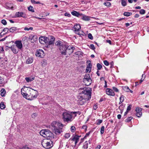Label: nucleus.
<instances>
[{
  "label": "nucleus",
  "instance_id": "9",
  "mask_svg": "<svg viewBox=\"0 0 149 149\" xmlns=\"http://www.w3.org/2000/svg\"><path fill=\"white\" fill-rule=\"evenodd\" d=\"M74 49L75 47L73 46L72 45H69L67 47L65 51V55L67 54H70L73 52Z\"/></svg>",
  "mask_w": 149,
  "mask_h": 149
},
{
  "label": "nucleus",
  "instance_id": "59",
  "mask_svg": "<svg viewBox=\"0 0 149 149\" xmlns=\"http://www.w3.org/2000/svg\"><path fill=\"white\" fill-rule=\"evenodd\" d=\"M46 47L47 48H49L50 47V46L51 45H49V44H46Z\"/></svg>",
  "mask_w": 149,
  "mask_h": 149
},
{
  "label": "nucleus",
  "instance_id": "41",
  "mask_svg": "<svg viewBox=\"0 0 149 149\" xmlns=\"http://www.w3.org/2000/svg\"><path fill=\"white\" fill-rule=\"evenodd\" d=\"M28 10L29 11L32 12H34V11L33 10V7L32 6H30L29 7H28Z\"/></svg>",
  "mask_w": 149,
  "mask_h": 149
},
{
  "label": "nucleus",
  "instance_id": "11",
  "mask_svg": "<svg viewBox=\"0 0 149 149\" xmlns=\"http://www.w3.org/2000/svg\"><path fill=\"white\" fill-rule=\"evenodd\" d=\"M36 56L43 58L45 55V53L42 50L39 49L36 51Z\"/></svg>",
  "mask_w": 149,
  "mask_h": 149
},
{
  "label": "nucleus",
  "instance_id": "2",
  "mask_svg": "<svg viewBox=\"0 0 149 149\" xmlns=\"http://www.w3.org/2000/svg\"><path fill=\"white\" fill-rule=\"evenodd\" d=\"M21 93L24 97L26 99L32 100L37 97V94L38 93V91L32 89L27 88V93L25 92L24 89H22Z\"/></svg>",
  "mask_w": 149,
  "mask_h": 149
},
{
  "label": "nucleus",
  "instance_id": "34",
  "mask_svg": "<svg viewBox=\"0 0 149 149\" xmlns=\"http://www.w3.org/2000/svg\"><path fill=\"white\" fill-rule=\"evenodd\" d=\"M97 70H100L102 68V66L100 63H98L97 65Z\"/></svg>",
  "mask_w": 149,
  "mask_h": 149
},
{
  "label": "nucleus",
  "instance_id": "20",
  "mask_svg": "<svg viewBox=\"0 0 149 149\" xmlns=\"http://www.w3.org/2000/svg\"><path fill=\"white\" fill-rule=\"evenodd\" d=\"M91 66L92 65L91 63H89V64L87 65L86 70V72H91Z\"/></svg>",
  "mask_w": 149,
  "mask_h": 149
},
{
  "label": "nucleus",
  "instance_id": "57",
  "mask_svg": "<svg viewBox=\"0 0 149 149\" xmlns=\"http://www.w3.org/2000/svg\"><path fill=\"white\" fill-rule=\"evenodd\" d=\"M3 79L1 77H0V84H1L3 81Z\"/></svg>",
  "mask_w": 149,
  "mask_h": 149
},
{
  "label": "nucleus",
  "instance_id": "39",
  "mask_svg": "<svg viewBox=\"0 0 149 149\" xmlns=\"http://www.w3.org/2000/svg\"><path fill=\"white\" fill-rule=\"evenodd\" d=\"M88 37L91 40H93V37L91 33H89L88 34Z\"/></svg>",
  "mask_w": 149,
  "mask_h": 149
},
{
  "label": "nucleus",
  "instance_id": "27",
  "mask_svg": "<svg viewBox=\"0 0 149 149\" xmlns=\"http://www.w3.org/2000/svg\"><path fill=\"white\" fill-rule=\"evenodd\" d=\"M1 95L2 96H3L6 93V91L3 88L1 91Z\"/></svg>",
  "mask_w": 149,
  "mask_h": 149
},
{
  "label": "nucleus",
  "instance_id": "28",
  "mask_svg": "<svg viewBox=\"0 0 149 149\" xmlns=\"http://www.w3.org/2000/svg\"><path fill=\"white\" fill-rule=\"evenodd\" d=\"M132 14V13L130 12H124L123 15L124 16L128 17L131 15Z\"/></svg>",
  "mask_w": 149,
  "mask_h": 149
},
{
  "label": "nucleus",
  "instance_id": "45",
  "mask_svg": "<svg viewBox=\"0 0 149 149\" xmlns=\"http://www.w3.org/2000/svg\"><path fill=\"white\" fill-rule=\"evenodd\" d=\"M89 47L93 50H94L95 49V47L93 44H91Z\"/></svg>",
  "mask_w": 149,
  "mask_h": 149
},
{
  "label": "nucleus",
  "instance_id": "51",
  "mask_svg": "<svg viewBox=\"0 0 149 149\" xmlns=\"http://www.w3.org/2000/svg\"><path fill=\"white\" fill-rule=\"evenodd\" d=\"M87 128V127L86 125H83L82 127V129H84L85 130H86Z\"/></svg>",
  "mask_w": 149,
  "mask_h": 149
},
{
  "label": "nucleus",
  "instance_id": "60",
  "mask_svg": "<svg viewBox=\"0 0 149 149\" xmlns=\"http://www.w3.org/2000/svg\"><path fill=\"white\" fill-rule=\"evenodd\" d=\"M104 82H105V85L104 86V87L105 88H106L107 87V82L105 80L104 81Z\"/></svg>",
  "mask_w": 149,
  "mask_h": 149
},
{
  "label": "nucleus",
  "instance_id": "12",
  "mask_svg": "<svg viewBox=\"0 0 149 149\" xmlns=\"http://www.w3.org/2000/svg\"><path fill=\"white\" fill-rule=\"evenodd\" d=\"M73 28L74 29V31L76 32V33L78 35H80L79 32L77 33V32L79 31L81 28L80 25L78 24H75Z\"/></svg>",
  "mask_w": 149,
  "mask_h": 149
},
{
  "label": "nucleus",
  "instance_id": "15",
  "mask_svg": "<svg viewBox=\"0 0 149 149\" xmlns=\"http://www.w3.org/2000/svg\"><path fill=\"white\" fill-rule=\"evenodd\" d=\"M16 46L19 49H21L22 48V41H16L15 42Z\"/></svg>",
  "mask_w": 149,
  "mask_h": 149
},
{
  "label": "nucleus",
  "instance_id": "42",
  "mask_svg": "<svg viewBox=\"0 0 149 149\" xmlns=\"http://www.w3.org/2000/svg\"><path fill=\"white\" fill-rule=\"evenodd\" d=\"M33 29V28L30 27L29 28L25 27L24 29V30L25 31H29V30H32Z\"/></svg>",
  "mask_w": 149,
  "mask_h": 149
},
{
  "label": "nucleus",
  "instance_id": "18",
  "mask_svg": "<svg viewBox=\"0 0 149 149\" xmlns=\"http://www.w3.org/2000/svg\"><path fill=\"white\" fill-rule=\"evenodd\" d=\"M29 39L32 40V42H33L36 41L38 39L37 37L36 36L31 35L29 37Z\"/></svg>",
  "mask_w": 149,
  "mask_h": 149
},
{
  "label": "nucleus",
  "instance_id": "54",
  "mask_svg": "<svg viewBox=\"0 0 149 149\" xmlns=\"http://www.w3.org/2000/svg\"><path fill=\"white\" fill-rule=\"evenodd\" d=\"M65 15L66 16L70 17V14L68 13H65Z\"/></svg>",
  "mask_w": 149,
  "mask_h": 149
},
{
  "label": "nucleus",
  "instance_id": "30",
  "mask_svg": "<svg viewBox=\"0 0 149 149\" xmlns=\"http://www.w3.org/2000/svg\"><path fill=\"white\" fill-rule=\"evenodd\" d=\"M88 79H91L90 77L89 74H86L84 76L83 80Z\"/></svg>",
  "mask_w": 149,
  "mask_h": 149
},
{
  "label": "nucleus",
  "instance_id": "25",
  "mask_svg": "<svg viewBox=\"0 0 149 149\" xmlns=\"http://www.w3.org/2000/svg\"><path fill=\"white\" fill-rule=\"evenodd\" d=\"M88 143L87 141H85L83 146V148L84 149H86L88 148Z\"/></svg>",
  "mask_w": 149,
  "mask_h": 149
},
{
  "label": "nucleus",
  "instance_id": "26",
  "mask_svg": "<svg viewBox=\"0 0 149 149\" xmlns=\"http://www.w3.org/2000/svg\"><path fill=\"white\" fill-rule=\"evenodd\" d=\"M5 105L4 104L3 102H1L0 104V108L2 109H5Z\"/></svg>",
  "mask_w": 149,
  "mask_h": 149
},
{
  "label": "nucleus",
  "instance_id": "31",
  "mask_svg": "<svg viewBox=\"0 0 149 149\" xmlns=\"http://www.w3.org/2000/svg\"><path fill=\"white\" fill-rule=\"evenodd\" d=\"M70 133H66L65 134L64 137L65 138L68 139L70 137Z\"/></svg>",
  "mask_w": 149,
  "mask_h": 149
},
{
  "label": "nucleus",
  "instance_id": "56",
  "mask_svg": "<svg viewBox=\"0 0 149 149\" xmlns=\"http://www.w3.org/2000/svg\"><path fill=\"white\" fill-rule=\"evenodd\" d=\"M19 149H29V148L26 146L23 147L22 148H20Z\"/></svg>",
  "mask_w": 149,
  "mask_h": 149
},
{
  "label": "nucleus",
  "instance_id": "5",
  "mask_svg": "<svg viewBox=\"0 0 149 149\" xmlns=\"http://www.w3.org/2000/svg\"><path fill=\"white\" fill-rule=\"evenodd\" d=\"M55 39L52 36H51L50 38L45 37L41 36L39 38V41L41 44H49L53 45L54 44Z\"/></svg>",
  "mask_w": 149,
  "mask_h": 149
},
{
  "label": "nucleus",
  "instance_id": "8",
  "mask_svg": "<svg viewBox=\"0 0 149 149\" xmlns=\"http://www.w3.org/2000/svg\"><path fill=\"white\" fill-rule=\"evenodd\" d=\"M52 141L50 139H44L42 142V145L45 148L49 149L53 146Z\"/></svg>",
  "mask_w": 149,
  "mask_h": 149
},
{
  "label": "nucleus",
  "instance_id": "50",
  "mask_svg": "<svg viewBox=\"0 0 149 149\" xmlns=\"http://www.w3.org/2000/svg\"><path fill=\"white\" fill-rule=\"evenodd\" d=\"M81 52L79 51L76 52L75 53V54L76 55H77V56H78V55L79 54H81Z\"/></svg>",
  "mask_w": 149,
  "mask_h": 149
},
{
  "label": "nucleus",
  "instance_id": "62",
  "mask_svg": "<svg viewBox=\"0 0 149 149\" xmlns=\"http://www.w3.org/2000/svg\"><path fill=\"white\" fill-rule=\"evenodd\" d=\"M139 17V15L138 14H136L134 16V17L135 18H138Z\"/></svg>",
  "mask_w": 149,
  "mask_h": 149
},
{
  "label": "nucleus",
  "instance_id": "37",
  "mask_svg": "<svg viewBox=\"0 0 149 149\" xmlns=\"http://www.w3.org/2000/svg\"><path fill=\"white\" fill-rule=\"evenodd\" d=\"M104 4L105 5V6H111V3L110 2H105L104 3Z\"/></svg>",
  "mask_w": 149,
  "mask_h": 149
},
{
  "label": "nucleus",
  "instance_id": "63",
  "mask_svg": "<svg viewBox=\"0 0 149 149\" xmlns=\"http://www.w3.org/2000/svg\"><path fill=\"white\" fill-rule=\"evenodd\" d=\"M107 42L108 43H109L110 44H111V42L110 40H107Z\"/></svg>",
  "mask_w": 149,
  "mask_h": 149
},
{
  "label": "nucleus",
  "instance_id": "16",
  "mask_svg": "<svg viewBox=\"0 0 149 149\" xmlns=\"http://www.w3.org/2000/svg\"><path fill=\"white\" fill-rule=\"evenodd\" d=\"M71 13L72 15L78 17H80L82 15V14L79 13L78 12L75 11H74L72 12Z\"/></svg>",
  "mask_w": 149,
  "mask_h": 149
},
{
  "label": "nucleus",
  "instance_id": "32",
  "mask_svg": "<svg viewBox=\"0 0 149 149\" xmlns=\"http://www.w3.org/2000/svg\"><path fill=\"white\" fill-rule=\"evenodd\" d=\"M76 130L75 127L73 126H72L70 127V130L72 132H74Z\"/></svg>",
  "mask_w": 149,
  "mask_h": 149
},
{
  "label": "nucleus",
  "instance_id": "24",
  "mask_svg": "<svg viewBox=\"0 0 149 149\" xmlns=\"http://www.w3.org/2000/svg\"><path fill=\"white\" fill-rule=\"evenodd\" d=\"M17 30V28L16 27H13L11 28L10 29L9 31L10 32H14V31H16Z\"/></svg>",
  "mask_w": 149,
  "mask_h": 149
},
{
  "label": "nucleus",
  "instance_id": "61",
  "mask_svg": "<svg viewBox=\"0 0 149 149\" xmlns=\"http://www.w3.org/2000/svg\"><path fill=\"white\" fill-rule=\"evenodd\" d=\"M117 118L118 119H120L121 118V115L120 114H118L117 115Z\"/></svg>",
  "mask_w": 149,
  "mask_h": 149
},
{
  "label": "nucleus",
  "instance_id": "64",
  "mask_svg": "<svg viewBox=\"0 0 149 149\" xmlns=\"http://www.w3.org/2000/svg\"><path fill=\"white\" fill-rule=\"evenodd\" d=\"M36 115V114L35 113H34L32 115V118H34Z\"/></svg>",
  "mask_w": 149,
  "mask_h": 149
},
{
  "label": "nucleus",
  "instance_id": "53",
  "mask_svg": "<svg viewBox=\"0 0 149 149\" xmlns=\"http://www.w3.org/2000/svg\"><path fill=\"white\" fill-rule=\"evenodd\" d=\"M101 148V146L100 145H98L95 148V149H100Z\"/></svg>",
  "mask_w": 149,
  "mask_h": 149
},
{
  "label": "nucleus",
  "instance_id": "52",
  "mask_svg": "<svg viewBox=\"0 0 149 149\" xmlns=\"http://www.w3.org/2000/svg\"><path fill=\"white\" fill-rule=\"evenodd\" d=\"M122 106L121 105H120V106H119V108L120 109V113H122L123 112V109H120V108L122 106Z\"/></svg>",
  "mask_w": 149,
  "mask_h": 149
},
{
  "label": "nucleus",
  "instance_id": "17",
  "mask_svg": "<svg viewBox=\"0 0 149 149\" xmlns=\"http://www.w3.org/2000/svg\"><path fill=\"white\" fill-rule=\"evenodd\" d=\"M91 79H88L83 80V82L84 84L86 86H89L91 83Z\"/></svg>",
  "mask_w": 149,
  "mask_h": 149
},
{
  "label": "nucleus",
  "instance_id": "3",
  "mask_svg": "<svg viewBox=\"0 0 149 149\" xmlns=\"http://www.w3.org/2000/svg\"><path fill=\"white\" fill-rule=\"evenodd\" d=\"M63 125L61 123L54 121L52 123L50 128L53 131L55 134H59L63 132L62 128Z\"/></svg>",
  "mask_w": 149,
  "mask_h": 149
},
{
  "label": "nucleus",
  "instance_id": "38",
  "mask_svg": "<svg viewBox=\"0 0 149 149\" xmlns=\"http://www.w3.org/2000/svg\"><path fill=\"white\" fill-rule=\"evenodd\" d=\"M145 10L144 9H141L139 11V13L143 15L145 13Z\"/></svg>",
  "mask_w": 149,
  "mask_h": 149
},
{
  "label": "nucleus",
  "instance_id": "4",
  "mask_svg": "<svg viewBox=\"0 0 149 149\" xmlns=\"http://www.w3.org/2000/svg\"><path fill=\"white\" fill-rule=\"evenodd\" d=\"M77 112H64L62 114L63 119L64 122H66L67 123L71 122L72 120L73 114H74V117L76 116V114Z\"/></svg>",
  "mask_w": 149,
  "mask_h": 149
},
{
  "label": "nucleus",
  "instance_id": "49",
  "mask_svg": "<svg viewBox=\"0 0 149 149\" xmlns=\"http://www.w3.org/2000/svg\"><path fill=\"white\" fill-rule=\"evenodd\" d=\"M9 29L8 28H5L3 30V31L4 32H5L6 33H7Z\"/></svg>",
  "mask_w": 149,
  "mask_h": 149
},
{
  "label": "nucleus",
  "instance_id": "55",
  "mask_svg": "<svg viewBox=\"0 0 149 149\" xmlns=\"http://www.w3.org/2000/svg\"><path fill=\"white\" fill-rule=\"evenodd\" d=\"M97 108V104H95L93 107V109L94 110L96 109Z\"/></svg>",
  "mask_w": 149,
  "mask_h": 149
},
{
  "label": "nucleus",
  "instance_id": "6",
  "mask_svg": "<svg viewBox=\"0 0 149 149\" xmlns=\"http://www.w3.org/2000/svg\"><path fill=\"white\" fill-rule=\"evenodd\" d=\"M55 44L59 49L61 54L62 55H65V51L66 49L67 46L61 41H56Z\"/></svg>",
  "mask_w": 149,
  "mask_h": 149
},
{
  "label": "nucleus",
  "instance_id": "21",
  "mask_svg": "<svg viewBox=\"0 0 149 149\" xmlns=\"http://www.w3.org/2000/svg\"><path fill=\"white\" fill-rule=\"evenodd\" d=\"M33 61V58L32 57L28 58L26 61V63L27 64L31 63Z\"/></svg>",
  "mask_w": 149,
  "mask_h": 149
},
{
  "label": "nucleus",
  "instance_id": "22",
  "mask_svg": "<svg viewBox=\"0 0 149 149\" xmlns=\"http://www.w3.org/2000/svg\"><path fill=\"white\" fill-rule=\"evenodd\" d=\"M35 78L34 77H28L25 78V80L27 82L31 81L34 80Z\"/></svg>",
  "mask_w": 149,
  "mask_h": 149
},
{
  "label": "nucleus",
  "instance_id": "19",
  "mask_svg": "<svg viewBox=\"0 0 149 149\" xmlns=\"http://www.w3.org/2000/svg\"><path fill=\"white\" fill-rule=\"evenodd\" d=\"M82 17L81 19L85 21H88L90 20V17L88 16L82 14L81 16Z\"/></svg>",
  "mask_w": 149,
  "mask_h": 149
},
{
  "label": "nucleus",
  "instance_id": "46",
  "mask_svg": "<svg viewBox=\"0 0 149 149\" xmlns=\"http://www.w3.org/2000/svg\"><path fill=\"white\" fill-rule=\"evenodd\" d=\"M125 90L127 92H129L130 91V89L128 87L126 86H125L124 87Z\"/></svg>",
  "mask_w": 149,
  "mask_h": 149
},
{
  "label": "nucleus",
  "instance_id": "13",
  "mask_svg": "<svg viewBox=\"0 0 149 149\" xmlns=\"http://www.w3.org/2000/svg\"><path fill=\"white\" fill-rule=\"evenodd\" d=\"M106 94L109 95L114 96L115 95V93L110 88H107L106 89Z\"/></svg>",
  "mask_w": 149,
  "mask_h": 149
},
{
  "label": "nucleus",
  "instance_id": "58",
  "mask_svg": "<svg viewBox=\"0 0 149 149\" xmlns=\"http://www.w3.org/2000/svg\"><path fill=\"white\" fill-rule=\"evenodd\" d=\"M90 133V132H88V133H86L84 136V138H85L86 137L88 136L89 135Z\"/></svg>",
  "mask_w": 149,
  "mask_h": 149
},
{
  "label": "nucleus",
  "instance_id": "7",
  "mask_svg": "<svg viewBox=\"0 0 149 149\" xmlns=\"http://www.w3.org/2000/svg\"><path fill=\"white\" fill-rule=\"evenodd\" d=\"M40 134L44 137L46 138V139H50L53 136V133L48 130L45 129L41 130Z\"/></svg>",
  "mask_w": 149,
  "mask_h": 149
},
{
  "label": "nucleus",
  "instance_id": "1",
  "mask_svg": "<svg viewBox=\"0 0 149 149\" xmlns=\"http://www.w3.org/2000/svg\"><path fill=\"white\" fill-rule=\"evenodd\" d=\"M79 90V94L78 96V102L82 105L91 98V89L90 88H81Z\"/></svg>",
  "mask_w": 149,
  "mask_h": 149
},
{
  "label": "nucleus",
  "instance_id": "44",
  "mask_svg": "<svg viewBox=\"0 0 149 149\" xmlns=\"http://www.w3.org/2000/svg\"><path fill=\"white\" fill-rule=\"evenodd\" d=\"M131 107L132 105H129L128 106H127L126 111H129L131 110Z\"/></svg>",
  "mask_w": 149,
  "mask_h": 149
},
{
  "label": "nucleus",
  "instance_id": "14",
  "mask_svg": "<svg viewBox=\"0 0 149 149\" xmlns=\"http://www.w3.org/2000/svg\"><path fill=\"white\" fill-rule=\"evenodd\" d=\"M142 109L139 107H137L136 109V115L138 117H140L142 114L141 112Z\"/></svg>",
  "mask_w": 149,
  "mask_h": 149
},
{
  "label": "nucleus",
  "instance_id": "43",
  "mask_svg": "<svg viewBox=\"0 0 149 149\" xmlns=\"http://www.w3.org/2000/svg\"><path fill=\"white\" fill-rule=\"evenodd\" d=\"M112 89L114 91L116 92H119V90L117 88L115 87H113Z\"/></svg>",
  "mask_w": 149,
  "mask_h": 149
},
{
  "label": "nucleus",
  "instance_id": "23",
  "mask_svg": "<svg viewBox=\"0 0 149 149\" xmlns=\"http://www.w3.org/2000/svg\"><path fill=\"white\" fill-rule=\"evenodd\" d=\"M124 97H125L123 95H121L120 96V101L119 103V104H121L122 102H123L124 100Z\"/></svg>",
  "mask_w": 149,
  "mask_h": 149
},
{
  "label": "nucleus",
  "instance_id": "35",
  "mask_svg": "<svg viewBox=\"0 0 149 149\" xmlns=\"http://www.w3.org/2000/svg\"><path fill=\"white\" fill-rule=\"evenodd\" d=\"M104 126H102L100 130V133L101 134H102L104 133Z\"/></svg>",
  "mask_w": 149,
  "mask_h": 149
},
{
  "label": "nucleus",
  "instance_id": "29",
  "mask_svg": "<svg viewBox=\"0 0 149 149\" xmlns=\"http://www.w3.org/2000/svg\"><path fill=\"white\" fill-rule=\"evenodd\" d=\"M11 50L14 53L16 54L18 52V51L15 49L13 47H11Z\"/></svg>",
  "mask_w": 149,
  "mask_h": 149
},
{
  "label": "nucleus",
  "instance_id": "10",
  "mask_svg": "<svg viewBox=\"0 0 149 149\" xmlns=\"http://www.w3.org/2000/svg\"><path fill=\"white\" fill-rule=\"evenodd\" d=\"M26 17V14L22 12H18L16 13L15 17H22L24 18H25Z\"/></svg>",
  "mask_w": 149,
  "mask_h": 149
},
{
  "label": "nucleus",
  "instance_id": "47",
  "mask_svg": "<svg viewBox=\"0 0 149 149\" xmlns=\"http://www.w3.org/2000/svg\"><path fill=\"white\" fill-rule=\"evenodd\" d=\"M1 23L4 25H6L7 24V22L5 19H3L1 21Z\"/></svg>",
  "mask_w": 149,
  "mask_h": 149
},
{
  "label": "nucleus",
  "instance_id": "36",
  "mask_svg": "<svg viewBox=\"0 0 149 149\" xmlns=\"http://www.w3.org/2000/svg\"><path fill=\"white\" fill-rule=\"evenodd\" d=\"M133 119V117H129L127 118L126 120V121L127 122H130L132 119Z\"/></svg>",
  "mask_w": 149,
  "mask_h": 149
},
{
  "label": "nucleus",
  "instance_id": "48",
  "mask_svg": "<svg viewBox=\"0 0 149 149\" xmlns=\"http://www.w3.org/2000/svg\"><path fill=\"white\" fill-rule=\"evenodd\" d=\"M103 62L104 64L106 66H108L109 64V62L107 60L104 61Z\"/></svg>",
  "mask_w": 149,
  "mask_h": 149
},
{
  "label": "nucleus",
  "instance_id": "40",
  "mask_svg": "<svg viewBox=\"0 0 149 149\" xmlns=\"http://www.w3.org/2000/svg\"><path fill=\"white\" fill-rule=\"evenodd\" d=\"M102 122V120L100 119H98L97 120V124L99 125Z\"/></svg>",
  "mask_w": 149,
  "mask_h": 149
},
{
  "label": "nucleus",
  "instance_id": "33",
  "mask_svg": "<svg viewBox=\"0 0 149 149\" xmlns=\"http://www.w3.org/2000/svg\"><path fill=\"white\" fill-rule=\"evenodd\" d=\"M121 4L123 6H125L126 5V0H122Z\"/></svg>",
  "mask_w": 149,
  "mask_h": 149
}]
</instances>
